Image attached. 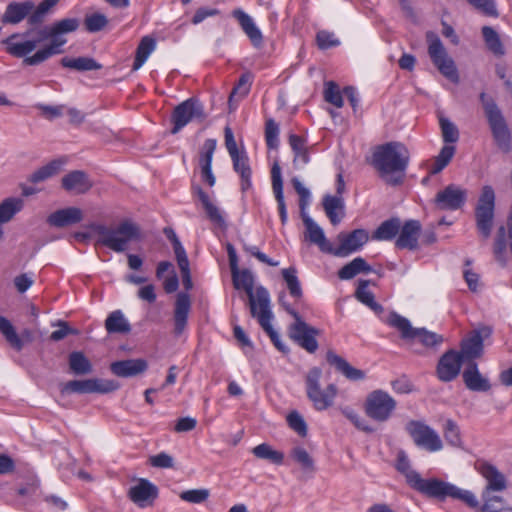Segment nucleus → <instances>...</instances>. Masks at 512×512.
<instances>
[{
  "mask_svg": "<svg viewBox=\"0 0 512 512\" xmlns=\"http://www.w3.org/2000/svg\"><path fill=\"white\" fill-rule=\"evenodd\" d=\"M80 26L78 18H64L37 31L38 37H31L32 30L13 33L2 41L6 52L23 58L27 66H36L63 52L67 43L65 34L75 32Z\"/></svg>",
  "mask_w": 512,
  "mask_h": 512,
  "instance_id": "nucleus-1",
  "label": "nucleus"
},
{
  "mask_svg": "<svg viewBox=\"0 0 512 512\" xmlns=\"http://www.w3.org/2000/svg\"><path fill=\"white\" fill-rule=\"evenodd\" d=\"M409 158L403 143L391 141L376 148L372 163L386 183L395 186L402 183Z\"/></svg>",
  "mask_w": 512,
  "mask_h": 512,
  "instance_id": "nucleus-2",
  "label": "nucleus"
},
{
  "mask_svg": "<svg viewBox=\"0 0 512 512\" xmlns=\"http://www.w3.org/2000/svg\"><path fill=\"white\" fill-rule=\"evenodd\" d=\"M91 228L98 236V244L118 253L124 252L132 241L141 237L139 226L130 220H124L116 227L93 224Z\"/></svg>",
  "mask_w": 512,
  "mask_h": 512,
  "instance_id": "nucleus-3",
  "label": "nucleus"
},
{
  "mask_svg": "<svg viewBox=\"0 0 512 512\" xmlns=\"http://www.w3.org/2000/svg\"><path fill=\"white\" fill-rule=\"evenodd\" d=\"M485 116L498 148L507 153L511 150V133L495 100L485 92L479 95Z\"/></svg>",
  "mask_w": 512,
  "mask_h": 512,
  "instance_id": "nucleus-4",
  "label": "nucleus"
},
{
  "mask_svg": "<svg viewBox=\"0 0 512 512\" xmlns=\"http://www.w3.org/2000/svg\"><path fill=\"white\" fill-rule=\"evenodd\" d=\"M387 324L396 328L401 338L412 348L418 341L424 347H436L444 341L443 336L425 328H414L410 321L396 312L390 313Z\"/></svg>",
  "mask_w": 512,
  "mask_h": 512,
  "instance_id": "nucleus-5",
  "label": "nucleus"
},
{
  "mask_svg": "<svg viewBox=\"0 0 512 512\" xmlns=\"http://www.w3.org/2000/svg\"><path fill=\"white\" fill-rule=\"evenodd\" d=\"M321 377L322 370L318 367L311 368L305 377L307 397L312 402L313 407L318 411H323L331 407L338 393V389L333 383L322 389L320 385Z\"/></svg>",
  "mask_w": 512,
  "mask_h": 512,
  "instance_id": "nucleus-6",
  "label": "nucleus"
},
{
  "mask_svg": "<svg viewBox=\"0 0 512 512\" xmlns=\"http://www.w3.org/2000/svg\"><path fill=\"white\" fill-rule=\"evenodd\" d=\"M397 401L385 390L369 392L363 404L365 415L378 423H385L393 416Z\"/></svg>",
  "mask_w": 512,
  "mask_h": 512,
  "instance_id": "nucleus-7",
  "label": "nucleus"
},
{
  "mask_svg": "<svg viewBox=\"0 0 512 512\" xmlns=\"http://www.w3.org/2000/svg\"><path fill=\"white\" fill-rule=\"evenodd\" d=\"M428 42V54L432 63L439 72L451 82L459 83V74L454 60L448 55L443 43L437 34L432 31L426 33Z\"/></svg>",
  "mask_w": 512,
  "mask_h": 512,
  "instance_id": "nucleus-8",
  "label": "nucleus"
},
{
  "mask_svg": "<svg viewBox=\"0 0 512 512\" xmlns=\"http://www.w3.org/2000/svg\"><path fill=\"white\" fill-rule=\"evenodd\" d=\"M495 210V192L489 185L483 186L475 208L476 226L484 238L491 234Z\"/></svg>",
  "mask_w": 512,
  "mask_h": 512,
  "instance_id": "nucleus-9",
  "label": "nucleus"
},
{
  "mask_svg": "<svg viewBox=\"0 0 512 512\" xmlns=\"http://www.w3.org/2000/svg\"><path fill=\"white\" fill-rule=\"evenodd\" d=\"M294 322L288 327V335L298 346L308 353L317 351L319 345L316 337L320 330L306 323L297 311H290Z\"/></svg>",
  "mask_w": 512,
  "mask_h": 512,
  "instance_id": "nucleus-10",
  "label": "nucleus"
},
{
  "mask_svg": "<svg viewBox=\"0 0 512 512\" xmlns=\"http://www.w3.org/2000/svg\"><path fill=\"white\" fill-rule=\"evenodd\" d=\"M206 118L203 104L196 98H189L178 104L171 114L172 134L179 133L191 122H202Z\"/></svg>",
  "mask_w": 512,
  "mask_h": 512,
  "instance_id": "nucleus-11",
  "label": "nucleus"
},
{
  "mask_svg": "<svg viewBox=\"0 0 512 512\" xmlns=\"http://www.w3.org/2000/svg\"><path fill=\"white\" fill-rule=\"evenodd\" d=\"M405 430L416 446L428 452L440 451L443 448L439 434L422 421H409L405 426Z\"/></svg>",
  "mask_w": 512,
  "mask_h": 512,
  "instance_id": "nucleus-12",
  "label": "nucleus"
},
{
  "mask_svg": "<svg viewBox=\"0 0 512 512\" xmlns=\"http://www.w3.org/2000/svg\"><path fill=\"white\" fill-rule=\"evenodd\" d=\"M257 300L259 304V312L255 316L262 327L268 334L274 346L282 353H288L289 348L281 341L279 334L273 329L271 320L273 318L270 310V295L266 288L259 286L257 289Z\"/></svg>",
  "mask_w": 512,
  "mask_h": 512,
  "instance_id": "nucleus-13",
  "label": "nucleus"
},
{
  "mask_svg": "<svg viewBox=\"0 0 512 512\" xmlns=\"http://www.w3.org/2000/svg\"><path fill=\"white\" fill-rule=\"evenodd\" d=\"M396 469L404 475L407 484L415 491L421 493L422 495L428 497L430 492L432 491L437 478H429L424 479L421 475L411 469L410 461L405 454V452L401 451L398 453Z\"/></svg>",
  "mask_w": 512,
  "mask_h": 512,
  "instance_id": "nucleus-14",
  "label": "nucleus"
},
{
  "mask_svg": "<svg viewBox=\"0 0 512 512\" xmlns=\"http://www.w3.org/2000/svg\"><path fill=\"white\" fill-rule=\"evenodd\" d=\"M118 388L114 381L100 379L71 380L61 386L62 394L109 393Z\"/></svg>",
  "mask_w": 512,
  "mask_h": 512,
  "instance_id": "nucleus-15",
  "label": "nucleus"
},
{
  "mask_svg": "<svg viewBox=\"0 0 512 512\" xmlns=\"http://www.w3.org/2000/svg\"><path fill=\"white\" fill-rule=\"evenodd\" d=\"M447 497L459 499L466 503L469 507L477 508L479 510V503L471 491L460 489L451 483L437 479L428 498L444 500Z\"/></svg>",
  "mask_w": 512,
  "mask_h": 512,
  "instance_id": "nucleus-16",
  "label": "nucleus"
},
{
  "mask_svg": "<svg viewBox=\"0 0 512 512\" xmlns=\"http://www.w3.org/2000/svg\"><path fill=\"white\" fill-rule=\"evenodd\" d=\"M466 201L467 190L455 184H449L440 190L434 198L435 206L439 210L445 211H456L462 208Z\"/></svg>",
  "mask_w": 512,
  "mask_h": 512,
  "instance_id": "nucleus-17",
  "label": "nucleus"
},
{
  "mask_svg": "<svg viewBox=\"0 0 512 512\" xmlns=\"http://www.w3.org/2000/svg\"><path fill=\"white\" fill-rule=\"evenodd\" d=\"M369 235L365 229H355L350 233L341 232L338 235L339 246L334 248L330 254L337 257H346L358 250L368 241Z\"/></svg>",
  "mask_w": 512,
  "mask_h": 512,
  "instance_id": "nucleus-18",
  "label": "nucleus"
},
{
  "mask_svg": "<svg viewBox=\"0 0 512 512\" xmlns=\"http://www.w3.org/2000/svg\"><path fill=\"white\" fill-rule=\"evenodd\" d=\"M233 285L236 289H243L248 298L250 305V312L252 316H256L259 312V304L257 300V291L254 294V275L248 269L239 270V268L231 271ZM259 287L256 288V290Z\"/></svg>",
  "mask_w": 512,
  "mask_h": 512,
  "instance_id": "nucleus-19",
  "label": "nucleus"
},
{
  "mask_svg": "<svg viewBox=\"0 0 512 512\" xmlns=\"http://www.w3.org/2000/svg\"><path fill=\"white\" fill-rule=\"evenodd\" d=\"M231 16L237 21L239 27L250 40L252 46L256 49L262 48L264 44V36L256 25L254 19L241 8H235L231 12Z\"/></svg>",
  "mask_w": 512,
  "mask_h": 512,
  "instance_id": "nucleus-20",
  "label": "nucleus"
},
{
  "mask_svg": "<svg viewBox=\"0 0 512 512\" xmlns=\"http://www.w3.org/2000/svg\"><path fill=\"white\" fill-rule=\"evenodd\" d=\"M463 363L462 355L455 351L449 350L444 353L437 364V376L442 382H450L454 380L460 373Z\"/></svg>",
  "mask_w": 512,
  "mask_h": 512,
  "instance_id": "nucleus-21",
  "label": "nucleus"
},
{
  "mask_svg": "<svg viewBox=\"0 0 512 512\" xmlns=\"http://www.w3.org/2000/svg\"><path fill=\"white\" fill-rule=\"evenodd\" d=\"M33 8H35V3L31 0L10 2L1 16V22L4 25H18L27 19L29 24V17L32 15Z\"/></svg>",
  "mask_w": 512,
  "mask_h": 512,
  "instance_id": "nucleus-22",
  "label": "nucleus"
},
{
  "mask_svg": "<svg viewBox=\"0 0 512 512\" xmlns=\"http://www.w3.org/2000/svg\"><path fill=\"white\" fill-rule=\"evenodd\" d=\"M128 496L139 507L150 505L158 496V488L149 480L141 478L138 482L130 487Z\"/></svg>",
  "mask_w": 512,
  "mask_h": 512,
  "instance_id": "nucleus-23",
  "label": "nucleus"
},
{
  "mask_svg": "<svg viewBox=\"0 0 512 512\" xmlns=\"http://www.w3.org/2000/svg\"><path fill=\"white\" fill-rule=\"evenodd\" d=\"M421 232V224L418 220L405 221L398 233L395 245L398 249L416 250L418 238Z\"/></svg>",
  "mask_w": 512,
  "mask_h": 512,
  "instance_id": "nucleus-24",
  "label": "nucleus"
},
{
  "mask_svg": "<svg viewBox=\"0 0 512 512\" xmlns=\"http://www.w3.org/2000/svg\"><path fill=\"white\" fill-rule=\"evenodd\" d=\"M477 471L486 480V486L483 490L504 491L507 488V480L496 466L488 462H479L476 465Z\"/></svg>",
  "mask_w": 512,
  "mask_h": 512,
  "instance_id": "nucleus-25",
  "label": "nucleus"
},
{
  "mask_svg": "<svg viewBox=\"0 0 512 512\" xmlns=\"http://www.w3.org/2000/svg\"><path fill=\"white\" fill-rule=\"evenodd\" d=\"M303 224L306 228L305 238L316 244L324 253H331L332 244L326 239L323 229L306 213H301Z\"/></svg>",
  "mask_w": 512,
  "mask_h": 512,
  "instance_id": "nucleus-26",
  "label": "nucleus"
},
{
  "mask_svg": "<svg viewBox=\"0 0 512 512\" xmlns=\"http://www.w3.org/2000/svg\"><path fill=\"white\" fill-rule=\"evenodd\" d=\"M83 219V212L77 207H67L56 210L47 217V223L56 228H64L77 224Z\"/></svg>",
  "mask_w": 512,
  "mask_h": 512,
  "instance_id": "nucleus-27",
  "label": "nucleus"
},
{
  "mask_svg": "<svg viewBox=\"0 0 512 512\" xmlns=\"http://www.w3.org/2000/svg\"><path fill=\"white\" fill-rule=\"evenodd\" d=\"M148 363L144 359H127L113 362L110 366L112 373L118 377L128 378L144 373Z\"/></svg>",
  "mask_w": 512,
  "mask_h": 512,
  "instance_id": "nucleus-28",
  "label": "nucleus"
},
{
  "mask_svg": "<svg viewBox=\"0 0 512 512\" xmlns=\"http://www.w3.org/2000/svg\"><path fill=\"white\" fill-rule=\"evenodd\" d=\"M191 308V302L188 294L179 293L177 295L174 309V334L181 335L187 325L188 315Z\"/></svg>",
  "mask_w": 512,
  "mask_h": 512,
  "instance_id": "nucleus-29",
  "label": "nucleus"
},
{
  "mask_svg": "<svg viewBox=\"0 0 512 512\" xmlns=\"http://www.w3.org/2000/svg\"><path fill=\"white\" fill-rule=\"evenodd\" d=\"M462 377L466 387L471 391L486 392L491 388L489 380L481 375L477 363L474 361L467 365Z\"/></svg>",
  "mask_w": 512,
  "mask_h": 512,
  "instance_id": "nucleus-30",
  "label": "nucleus"
},
{
  "mask_svg": "<svg viewBox=\"0 0 512 512\" xmlns=\"http://www.w3.org/2000/svg\"><path fill=\"white\" fill-rule=\"evenodd\" d=\"M272 189L275 199L278 204V211L282 225L288 221V214L286 203L283 194V181L281 176V169L277 163H274L271 169Z\"/></svg>",
  "mask_w": 512,
  "mask_h": 512,
  "instance_id": "nucleus-31",
  "label": "nucleus"
},
{
  "mask_svg": "<svg viewBox=\"0 0 512 512\" xmlns=\"http://www.w3.org/2000/svg\"><path fill=\"white\" fill-rule=\"evenodd\" d=\"M326 360L336 369V371L351 381L363 380L365 378L364 371L351 366L343 357L337 355L331 350L327 352Z\"/></svg>",
  "mask_w": 512,
  "mask_h": 512,
  "instance_id": "nucleus-32",
  "label": "nucleus"
},
{
  "mask_svg": "<svg viewBox=\"0 0 512 512\" xmlns=\"http://www.w3.org/2000/svg\"><path fill=\"white\" fill-rule=\"evenodd\" d=\"M482 333L488 336L491 333L489 328H483L482 331H475L469 338L465 339L461 343L462 359H475L482 354L483 351V338Z\"/></svg>",
  "mask_w": 512,
  "mask_h": 512,
  "instance_id": "nucleus-33",
  "label": "nucleus"
},
{
  "mask_svg": "<svg viewBox=\"0 0 512 512\" xmlns=\"http://www.w3.org/2000/svg\"><path fill=\"white\" fill-rule=\"evenodd\" d=\"M93 184L87 174L80 170L72 171L62 178V187L66 191L84 194L92 188Z\"/></svg>",
  "mask_w": 512,
  "mask_h": 512,
  "instance_id": "nucleus-34",
  "label": "nucleus"
},
{
  "mask_svg": "<svg viewBox=\"0 0 512 512\" xmlns=\"http://www.w3.org/2000/svg\"><path fill=\"white\" fill-rule=\"evenodd\" d=\"M322 204L331 224H339L345 215V203L343 197L326 195L323 198Z\"/></svg>",
  "mask_w": 512,
  "mask_h": 512,
  "instance_id": "nucleus-35",
  "label": "nucleus"
},
{
  "mask_svg": "<svg viewBox=\"0 0 512 512\" xmlns=\"http://www.w3.org/2000/svg\"><path fill=\"white\" fill-rule=\"evenodd\" d=\"M193 192L198 196L208 219L219 227L224 226L225 219L222 216L219 208L212 203L208 194L204 192L203 189L199 186L194 187Z\"/></svg>",
  "mask_w": 512,
  "mask_h": 512,
  "instance_id": "nucleus-36",
  "label": "nucleus"
},
{
  "mask_svg": "<svg viewBox=\"0 0 512 512\" xmlns=\"http://www.w3.org/2000/svg\"><path fill=\"white\" fill-rule=\"evenodd\" d=\"M401 221L398 217H392L383 221L372 233V239L376 241H390L398 235Z\"/></svg>",
  "mask_w": 512,
  "mask_h": 512,
  "instance_id": "nucleus-37",
  "label": "nucleus"
},
{
  "mask_svg": "<svg viewBox=\"0 0 512 512\" xmlns=\"http://www.w3.org/2000/svg\"><path fill=\"white\" fill-rule=\"evenodd\" d=\"M372 271V267L364 258L356 257L338 271V277L341 280H350L360 273L368 274Z\"/></svg>",
  "mask_w": 512,
  "mask_h": 512,
  "instance_id": "nucleus-38",
  "label": "nucleus"
},
{
  "mask_svg": "<svg viewBox=\"0 0 512 512\" xmlns=\"http://www.w3.org/2000/svg\"><path fill=\"white\" fill-rule=\"evenodd\" d=\"M233 161V168L234 170L240 175L241 177V190L243 192L247 191L251 188V168L249 166L248 157L247 155L243 153H239L236 156L231 157Z\"/></svg>",
  "mask_w": 512,
  "mask_h": 512,
  "instance_id": "nucleus-39",
  "label": "nucleus"
},
{
  "mask_svg": "<svg viewBox=\"0 0 512 512\" xmlns=\"http://www.w3.org/2000/svg\"><path fill=\"white\" fill-rule=\"evenodd\" d=\"M105 328L110 334H127L131 331V325L121 310H115L108 315Z\"/></svg>",
  "mask_w": 512,
  "mask_h": 512,
  "instance_id": "nucleus-40",
  "label": "nucleus"
},
{
  "mask_svg": "<svg viewBox=\"0 0 512 512\" xmlns=\"http://www.w3.org/2000/svg\"><path fill=\"white\" fill-rule=\"evenodd\" d=\"M370 283V280H360L355 291V297L359 302L368 306L376 314H380L383 312V307L375 301L374 294L367 289Z\"/></svg>",
  "mask_w": 512,
  "mask_h": 512,
  "instance_id": "nucleus-41",
  "label": "nucleus"
},
{
  "mask_svg": "<svg viewBox=\"0 0 512 512\" xmlns=\"http://www.w3.org/2000/svg\"><path fill=\"white\" fill-rule=\"evenodd\" d=\"M60 63L65 68H70L80 72L100 70L102 68V65L91 57H64L61 59Z\"/></svg>",
  "mask_w": 512,
  "mask_h": 512,
  "instance_id": "nucleus-42",
  "label": "nucleus"
},
{
  "mask_svg": "<svg viewBox=\"0 0 512 512\" xmlns=\"http://www.w3.org/2000/svg\"><path fill=\"white\" fill-rule=\"evenodd\" d=\"M455 152L456 147L454 145L445 144L429 166V174L436 175L446 168L454 157Z\"/></svg>",
  "mask_w": 512,
  "mask_h": 512,
  "instance_id": "nucleus-43",
  "label": "nucleus"
},
{
  "mask_svg": "<svg viewBox=\"0 0 512 512\" xmlns=\"http://www.w3.org/2000/svg\"><path fill=\"white\" fill-rule=\"evenodd\" d=\"M155 47L156 41L154 38L145 36L141 39L136 49V56L132 67L133 71H136L142 67V65L148 59L149 55L154 51Z\"/></svg>",
  "mask_w": 512,
  "mask_h": 512,
  "instance_id": "nucleus-44",
  "label": "nucleus"
},
{
  "mask_svg": "<svg viewBox=\"0 0 512 512\" xmlns=\"http://www.w3.org/2000/svg\"><path fill=\"white\" fill-rule=\"evenodd\" d=\"M63 164H64V161H62V160H59V159L52 160L48 164H46V165L40 167L39 169H37L36 171H34L30 175L29 181L34 184L43 182V181L49 179L50 177L54 176L55 174H57L60 171Z\"/></svg>",
  "mask_w": 512,
  "mask_h": 512,
  "instance_id": "nucleus-45",
  "label": "nucleus"
},
{
  "mask_svg": "<svg viewBox=\"0 0 512 512\" xmlns=\"http://www.w3.org/2000/svg\"><path fill=\"white\" fill-rule=\"evenodd\" d=\"M496 491L483 490L481 498L483 505L479 507V512H502L506 510L505 501L502 497L495 495Z\"/></svg>",
  "mask_w": 512,
  "mask_h": 512,
  "instance_id": "nucleus-46",
  "label": "nucleus"
},
{
  "mask_svg": "<svg viewBox=\"0 0 512 512\" xmlns=\"http://www.w3.org/2000/svg\"><path fill=\"white\" fill-rule=\"evenodd\" d=\"M24 202L21 198L10 197L0 203V224L10 221L22 210Z\"/></svg>",
  "mask_w": 512,
  "mask_h": 512,
  "instance_id": "nucleus-47",
  "label": "nucleus"
},
{
  "mask_svg": "<svg viewBox=\"0 0 512 512\" xmlns=\"http://www.w3.org/2000/svg\"><path fill=\"white\" fill-rule=\"evenodd\" d=\"M252 453L259 459L268 460L273 464L281 465L284 460V454L274 450L269 444L261 443L252 449Z\"/></svg>",
  "mask_w": 512,
  "mask_h": 512,
  "instance_id": "nucleus-48",
  "label": "nucleus"
},
{
  "mask_svg": "<svg viewBox=\"0 0 512 512\" xmlns=\"http://www.w3.org/2000/svg\"><path fill=\"white\" fill-rule=\"evenodd\" d=\"M69 367L76 375H86L92 372V365L88 358L78 351L69 354Z\"/></svg>",
  "mask_w": 512,
  "mask_h": 512,
  "instance_id": "nucleus-49",
  "label": "nucleus"
},
{
  "mask_svg": "<svg viewBox=\"0 0 512 512\" xmlns=\"http://www.w3.org/2000/svg\"><path fill=\"white\" fill-rule=\"evenodd\" d=\"M0 333L14 349L20 351L23 348V341L16 333L12 323L4 316H0Z\"/></svg>",
  "mask_w": 512,
  "mask_h": 512,
  "instance_id": "nucleus-50",
  "label": "nucleus"
},
{
  "mask_svg": "<svg viewBox=\"0 0 512 512\" xmlns=\"http://www.w3.org/2000/svg\"><path fill=\"white\" fill-rule=\"evenodd\" d=\"M482 35L486 43L487 48L495 55H504V47L500 40L498 33L490 26H484L482 28Z\"/></svg>",
  "mask_w": 512,
  "mask_h": 512,
  "instance_id": "nucleus-51",
  "label": "nucleus"
},
{
  "mask_svg": "<svg viewBox=\"0 0 512 512\" xmlns=\"http://www.w3.org/2000/svg\"><path fill=\"white\" fill-rule=\"evenodd\" d=\"M283 279L286 282L287 288L289 290L290 295L299 300L302 295V288L300 285V281L297 277V270L295 267H289L282 270Z\"/></svg>",
  "mask_w": 512,
  "mask_h": 512,
  "instance_id": "nucleus-52",
  "label": "nucleus"
},
{
  "mask_svg": "<svg viewBox=\"0 0 512 512\" xmlns=\"http://www.w3.org/2000/svg\"><path fill=\"white\" fill-rule=\"evenodd\" d=\"M439 124L442 132V139L445 144H453L459 140V130L457 126L448 118L441 116Z\"/></svg>",
  "mask_w": 512,
  "mask_h": 512,
  "instance_id": "nucleus-53",
  "label": "nucleus"
},
{
  "mask_svg": "<svg viewBox=\"0 0 512 512\" xmlns=\"http://www.w3.org/2000/svg\"><path fill=\"white\" fill-rule=\"evenodd\" d=\"M59 0H43L38 6L32 10V15L29 17V25L36 26L41 24L49 10L57 4Z\"/></svg>",
  "mask_w": 512,
  "mask_h": 512,
  "instance_id": "nucleus-54",
  "label": "nucleus"
},
{
  "mask_svg": "<svg viewBox=\"0 0 512 512\" xmlns=\"http://www.w3.org/2000/svg\"><path fill=\"white\" fill-rule=\"evenodd\" d=\"M343 95V92L340 91L339 86L335 82L329 81L325 83L324 99L326 102L341 108L344 105Z\"/></svg>",
  "mask_w": 512,
  "mask_h": 512,
  "instance_id": "nucleus-55",
  "label": "nucleus"
},
{
  "mask_svg": "<svg viewBox=\"0 0 512 512\" xmlns=\"http://www.w3.org/2000/svg\"><path fill=\"white\" fill-rule=\"evenodd\" d=\"M444 438L448 444L453 447H461L462 439L458 425L451 419H448L443 428Z\"/></svg>",
  "mask_w": 512,
  "mask_h": 512,
  "instance_id": "nucleus-56",
  "label": "nucleus"
},
{
  "mask_svg": "<svg viewBox=\"0 0 512 512\" xmlns=\"http://www.w3.org/2000/svg\"><path fill=\"white\" fill-rule=\"evenodd\" d=\"M108 24L107 17L99 12L86 15L84 25L88 32L95 33L104 29Z\"/></svg>",
  "mask_w": 512,
  "mask_h": 512,
  "instance_id": "nucleus-57",
  "label": "nucleus"
},
{
  "mask_svg": "<svg viewBox=\"0 0 512 512\" xmlns=\"http://www.w3.org/2000/svg\"><path fill=\"white\" fill-rule=\"evenodd\" d=\"M279 125L273 120L269 119L265 124V139L268 148L276 149L279 145Z\"/></svg>",
  "mask_w": 512,
  "mask_h": 512,
  "instance_id": "nucleus-58",
  "label": "nucleus"
},
{
  "mask_svg": "<svg viewBox=\"0 0 512 512\" xmlns=\"http://www.w3.org/2000/svg\"><path fill=\"white\" fill-rule=\"evenodd\" d=\"M216 140L207 139L203 143L199 154V166H212V159L216 149Z\"/></svg>",
  "mask_w": 512,
  "mask_h": 512,
  "instance_id": "nucleus-59",
  "label": "nucleus"
},
{
  "mask_svg": "<svg viewBox=\"0 0 512 512\" xmlns=\"http://www.w3.org/2000/svg\"><path fill=\"white\" fill-rule=\"evenodd\" d=\"M209 495H210V493H209L208 489H205V488L191 489V490L183 491L180 494V498L183 501H186L189 503L200 504V503L205 502L208 499Z\"/></svg>",
  "mask_w": 512,
  "mask_h": 512,
  "instance_id": "nucleus-60",
  "label": "nucleus"
},
{
  "mask_svg": "<svg viewBox=\"0 0 512 512\" xmlns=\"http://www.w3.org/2000/svg\"><path fill=\"white\" fill-rule=\"evenodd\" d=\"M287 423L289 427L301 437L307 435L306 422L297 411H292L287 415Z\"/></svg>",
  "mask_w": 512,
  "mask_h": 512,
  "instance_id": "nucleus-61",
  "label": "nucleus"
},
{
  "mask_svg": "<svg viewBox=\"0 0 512 512\" xmlns=\"http://www.w3.org/2000/svg\"><path fill=\"white\" fill-rule=\"evenodd\" d=\"M293 459L301 465L303 469L313 470L314 469V461L309 455V453L302 447H295L292 450Z\"/></svg>",
  "mask_w": 512,
  "mask_h": 512,
  "instance_id": "nucleus-62",
  "label": "nucleus"
},
{
  "mask_svg": "<svg viewBox=\"0 0 512 512\" xmlns=\"http://www.w3.org/2000/svg\"><path fill=\"white\" fill-rule=\"evenodd\" d=\"M342 414L347 418L349 419L354 425L355 427H357L358 429L364 431V432H367V433H371L373 432V429L367 425L365 423V421L360 417V415L355 411L353 410L352 408L350 407H345L341 410Z\"/></svg>",
  "mask_w": 512,
  "mask_h": 512,
  "instance_id": "nucleus-63",
  "label": "nucleus"
},
{
  "mask_svg": "<svg viewBox=\"0 0 512 512\" xmlns=\"http://www.w3.org/2000/svg\"><path fill=\"white\" fill-rule=\"evenodd\" d=\"M317 45L320 49L325 50L338 46L340 41L335 38L334 34L325 30L319 31L316 35Z\"/></svg>",
  "mask_w": 512,
  "mask_h": 512,
  "instance_id": "nucleus-64",
  "label": "nucleus"
}]
</instances>
